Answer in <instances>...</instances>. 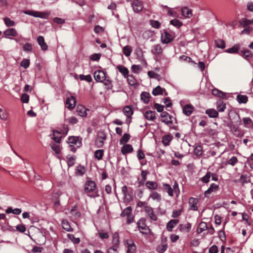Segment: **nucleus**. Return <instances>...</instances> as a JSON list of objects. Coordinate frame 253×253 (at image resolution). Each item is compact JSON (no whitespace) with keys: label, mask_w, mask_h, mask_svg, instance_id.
<instances>
[{"label":"nucleus","mask_w":253,"mask_h":253,"mask_svg":"<svg viewBox=\"0 0 253 253\" xmlns=\"http://www.w3.org/2000/svg\"><path fill=\"white\" fill-rule=\"evenodd\" d=\"M84 193L91 198H95L99 196L96 189L95 183L92 180L87 181L84 186Z\"/></svg>","instance_id":"nucleus-1"},{"label":"nucleus","mask_w":253,"mask_h":253,"mask_svg":"<svg viewBox=\"0 0 253 253\" xmlns=\"http://www.w3.org/2000/svg\"><path fill=\"white\" fill-rule=\"evenodd\" d=\"M146 220L144 218L140 219L137 222V227L139 231L144 235L150 234L151 231L149 227L145 224Z\"/></svg>","instance_id":"nucleus-2"},{"label":"nucleus","mask_w":253,"mask_h":253,"mask_svg":"<svg viewBox=\"0 0 253 253\" xmlns=\"http://www.w3.org/2000/svg\"><path fill=\"white\" fill-rule=\"evenodd\" d=\"M68 144L70 147L71 150L73 152L76 151L74 146L80 147L82 145V139L77 136H70L68 138Z\"/></svg>","instance_id":"nucleus-3"},{"label":"nucleus","mask_w":253,"mask_h":253,"mask_svg":"<svg viewBox=\"0 0 253 253\" xmlns=\"http://www.w3.org/2000/svg\"><path fill=\"white\" fill-rule=\"evenodd\" d=\"M162 118L161 122L165 123L169 126H171L172 125V117L168 113L165 112L161 115Z\"/></svg>","instance_id":"nucleus-4"},{"label":"nucleus","mask_w":253,"mask_h":253,"mask_svg":"<svg viewBox=\"0 0 253 253\" xmlns=\"http://www.w3.org/2000/svg\"><path fill=\"white\" fill-rule=\"evenodd\" d=\"M126 253H136V247L133 241L131 239H127L126 240Z\"/></svg>","instance_id":"nucleus-5"},{"label":"nucleus","mask_w":253,"mask_h":253,"mask_svg":"<svg viewBox=\"0 0 253 253\" xmlns=\"http://www.w3.org/2000/svg\"><path fill=\"white\" fill-rule=\"evenodd\" d=\"M173 40V37L168 32L164 30L161 35V41L163 43H169L171 42Z\"/></svg>","instance_id":"nucleus-6"},{"label":"nucleus","mask_w":253,"mask_h":253,"mask_svg":"<svg viewBox=\"0 0 253 253\" xmlns=\"http://www.w3.org/2000/svg\"><path fill=\"white\" fill-rule=\"evenodd\" d=\"M94 78L97 82L102 83L106 78L105 73L102 71H96L94 73Z\"/></svg>","instance_id":"nucleus-7"},{"label":"nucleus","mask_w":253,"mask_h":253,"mask_svg":"<svg viewBox=\"0 0 253 253\" xmlns=\"http://www.w3.org/2000/svg\"><path fill=\"white\" fill-rule=\"evenodd\" d=\"M132 7L134 12L138 13L142 10V2L138 0H134L132 3Z\"/></svg>","instance_id":"nucleus-8"},{"label":"nucleus","mask_w":253,"mask_h":253,"mask_svg":"<svg viewBox=\"0 0 253 253\" xmlns=\"http://www.w3.org/2000/svg\"><path fill=\"white\" fill-rule=\"evenodd\" d=\"M76 105V100L74 96H71L66 101V107L69 109H73Z\"/></svg>","instance_id":"nucleus-9"},{"label":"nucleus","mask_w":253,"mask_h":253,"mask_svg":"<svg viewBox=\"0 0 253 253\" xmlns=\"http://www.w3.org/2000/svg\"><path fill=\"white\" fill-rule=\"evenodd\" d=\"M198 200L196 198L191 197L189 199V209L191 210L196 211L198 210L197 204Z\"/></svg>","instance_id":"nucleus-10"},{"label":"nucleus","mask_w":253,"mask_h":253,"mask_svg":"<svg viewBox=\"0 0 253 253\" xmlns=\"http://www.w3.org/2000/svg\"><path fill=\"white\" fill-rule=\"evenodd\" d=\"M37 42L43 51H46L48 49V45L44 41V38L40 36L37 38Z\"/></svg>","instance_id":"nucleus-11"},{"label":"nucleus","mask_w":253,"mask_h":253,"mask_svg":"<svg viewBox=\"0 0 253 253\" xmlns=\"http://www.w3.org/2000/svg\"><path fill=\"white\" fill-rule=\"evenodd\" d=\"M151 52L154 55H159L163 52V48L160 44L154 45L152 47Z\"/></svg>","instance_id":"nucleus-12"},{"label":"nucleus","mask_w":253,"mask_h":253,"mask_svg":"<svg viewBox=\"0 0 253 253\" xmlns=\"http://www.w3.org/2000/svg\"><path fill=\"white\" fill-rule=\"evenodd\" d=\"M150 199H152L153 201L156 202L160 203L162 200V197L161 195L158 192L153 191L150 194L148 200H149Z\"/></svg>","instance_id":"nucleus-13"},{"label":"nucleus","mask_w":253,"mask_h":253,"mask_svg":"<svg viewBox=\"0 0 253 253\" xmlns=\"http://www.w3.org/2000/svg\"><path fill=\"white\" fill-rule=\"evenodd\" d=\"M86 111H88L84 106L80 105L77 108V112L78 115L81 117H84L87 116Z\"/></svg>","instance_id":"nucleus-14"},{"label":"nucleus","mask_w":253,"mask_h":253,"mask_svg":"<svg viewBox=\"0 0 253 253\" xmlns=\"http://www.w3.org/2000/svg\"><path fill=\"white\" fill-rule=\"evenodd\" d=\"M156 114L154 111H147L144 114V116L147 120L154 121L156 118Z\"/></svg>","instance_id":"nucleus-15"},{"label":"nucleus","mask_w":253,"mask_h":253,"mask_svg":"<svg viewBox=\"0 0 253 253\" xmlns=\"http://www.w3.org/2000/svg\"><path fill=\"white\" fill-rule=\"evenodd\" d=\"M179 222L178 219H171L167 224V229L169 231H171L174 226Z\"/></svg>","instance_id":"nucleus-16"},{"label":"nucleus","mask_w":253,"mask_h":253,"mask_svg":"<svg viewBox=\"0 0 253 253\" xmlns=\"http://www.w3.org/2000/svg\"><path fill=\"white\" fill-rule=\"evenodd\" d=\"M194 110L193 107L190 104H187L183 108V113L187 116H190Z\"/></svg>","instance_id":"nucleus-17"},{"label":"nucleus","mask_w":253,"mask_h":253,"mask_svg":"<svg viewBox=\"0 0 253 253\" xmlns=\"http://www.w3.org/2000/svg\"><path fill=\"white\" fill-rule=\"evenodd\" d=\"M61 134L60 132L57 130H53L51 138L54 140L57 143L60 142Z\"/></svg>","instance_id":"nucleus-18"},{"label":"nucleus","mask_w":253,"mask_h":253,"mask_svg":"<svg viewBox=\"0 0 253 253\" xmlns=\"http://www.w3.org/2000/svg\"><path fill=\"white\" fill-rule=\"evenodd\" d=\"M24 13L26 14L33 16L35 17L43 18V13L41 12L31 10H25Z\"/></svg>","instance_id":"nucleus-19"},{"label":"nucleus","mask_w":253,"mask_h":253,"mask_svg":"<svg viewBox=\"0 0 253 253\" xmlns=\"http://www.w3.org/2000/svg\"><path fill=\"white\" fill-rule=\"evenodd\" d=\"M218 188V186L214 183H212L210 187L205 192V196H208L209 194H210L213 192L216 191Z\"/></svg>","instance_id":"nucleus-20"},{"label":"nucleus","mask_w":253,"mask_h":253,"mask_svg":"<svg viewBox=\"0 0 253 253\" xmlns=\"http://www.w3.org/2000/svg\"><path fill=\"white\" fill-rule=\"evenodd\" d=\"M172 136L170 134H167L163 136L162 137V143L166 146L169 145L170 142L172 140Z\"/></svg>","instance_id":"nucleus-21"},{"label":"nucleus","mask_w":253,"mask_h":253,"mask_svg":"<svg viewBox=\"0 0 253 253\" xmlns=\"http://www.w3.org/2000/svg\"><path fill=\"white\" fill-rule=\"evenodd\" d=\"M235 182H239L243 185L246 183H249L250 182V178L247 175H242L240 179L235 180Z\"/></svg>","instance_id":"nucleus-22"},{"label":"nucleus","mask_w":253,"mask_h":253,"mask_svg":"<svg viewBox=\"0 0 253 253\" xmlns=\"http://www.w3.org/2000/svg\"><path fill=\"white\" fill-rule=\"evenodd\" d=\"M212 93L213 95L218 96L221 98H225L226 97V93L216 89L214 88L212 90Z\"/></svg>","instance_id":"nucleus-23"},{"label":"nucleus","mask_w":253,"mask_h":253,"mask_svg":"<svg viewBox=\"0 0 253 253\" xmlns=\"http://www.w3.org/2000/svg\"><path fill=\"white\" fill-rule=\"evenodd\" d=\"M133 150L132 146L130 144H125L122 147L121 151L123 154L130 153Z\"/></svg>","instance_id":"nucleus-24"},{"label":"nucleus","mask_w":253,"mask_h":253,"mask_svg":"<svg viewBox=\"0 0 253 253\" xmlns=\"http://www.w3.org/2000/svg\"><path fill=\"white\" fill-rule=\"evenodd\" d=\"M181 14L183 16L189 18L192 16V10L187 7H184L181 9Z\"/></svg>","instance_id":"nucleus-25"},{"label":"nucleus","mask_w":253,"mask_h":253,"mask_svg":"<svg viewBox=\"0 0 253 253\" xmlns=\"http://www.w3.org/2000/svg\"><path fill=\"white\" fill-rule=\"evenodd\" d=\"M206 113L210 117V118H216L218 116V113L217 111H216L214 109H208L206 111Z\"/></svg>","instance_id":"nucleus-26"},{"label":"nucleus","mask_w":253,"mask_h":253,"mask_svg":"<svg viewBox=\"0 0 253 253\" xmlns=\"http://www.w3.org/2000/svg\"><path fill=\"white\" fill-rule=\"evenodd\" d=\"M117 68L125 78L128 76L129 71L127 68L123 65H118Z\"/></svg>","instance_id":"nucleus-27"},{"label":"nucleus","mask_w":253,"mask_h":253,"mask_svg":"<svg viewBox=\"0 0 253 253\" xmlns=\"http://www.w3.org/2000/svg\"><path fill=\"white\" fill-rule=\"evenodd\" d=\"M239 48L240 45L236 44L233 45L232 47L226 49L225 52L229 53H238Z\"/></svg>","instance_id":"nucleus-28"},{"label":"nucleus","mask_w":253,"mask_h":253,"mask_svg":"<svg viewBox=\"0 0 253 253\" xmlns=\"http://www.w3.org/2000/svg\"><path fill=\"white\" fill-rule=\"evenodd\" d=\"M62 228L68 232L73 231V228L71 227V225L69 222L66 220H63L61 223Z\"/></svg>","instance_id":"nucleus-29"},{"label":"nucleus","mask_w":253,"mask_h":253,"mask_svg":"<svg viewBox=\"0 0 253 253\" xmlns=\"http://www.w3.org/2000/svg\"><path fill=\"white\" fill-rule=\"evenodd\" d=\"M4 34L6 36L16 37L17 35V33L15 29L9 28L4 32Z\"/></svg>","instance_id":"nucleus-30"},{"label":"nucleus","mask_w":253,"mask_h":253,"mask_svg":"<svg viewBox=\"0 0 253 253\" xmlns=\"http://www.w3.org/2000/svg\"><path fill=\"white\" fill-rule=\"evenodd\" d=\"M240 54L245 59L249 60L250 58L252 57V54L251 51L249 49L242 50Z\"/></svg>","instance_id":"nucleus-31"},{"label":"nucleus","mask_w":253,"mask_h":253,"mask_svg":"<svg viewBox=\"0 0 253 253\" xmlns=\"http://www.w3.org/2000/svg\"><path fill=\"white\" fill-rule=\"evenodd\" d=\"M152 93L154 96L162 95L163 94V88L158 85L153 89Z\"/></svg>","instance_id":"nucleus-32"},{"label":"nucleus","mask_w":253,"mask_h":253,"mask_svg":"<svg viewBox=\"0 0 253 253\" xmlns=\"http://www.w3.org/2000/svg\"><path fill=\"white\" fill-rule=\"evenodd\" d=\"M146 187L152 190H156L158 188V184L156 182L154 181H148L146 183Z\"/></svg>","instance_id":"nucleus-33"},{"label":"nucleus","mask_w":253,"mask_h":253,"mask_svg":"<svg viewBox=\"0 0 253 253\" xmlns=\"http://www.w3.org/2000/svg\"><path fill=\"white\" fill-rule=\"evenodd\" d=\"M150 95L148 92H143L141 94V99L145 103H148L149 101Z\"/></svg>","instance_id":"nucleus-34"},{"label":"nucleus","mask_w":253,"mask_h":253,"mask_svg":"<svg viewBox=\"0 0 253 253\" xmlns=\"http://www.w3.org/2000/svg\"><path fill=\"white\" fill-rule=\"evenodd\" d=\"M208 228L207 224L205 222H201L197 229V231L198 233H201L204 231H205Z\"/></svg>","instance_id":"nucleus-35"},{"label":"nucleus","mask_w":253,"mask_h":253,"mask_svg":"<svg viewBox=\"0 0 253 253\" xmlns=\"http://www.w3.org/2000/svg\"><path fill=\"white\" fill-rule=\"evenodd\" d=\"M123 112L125 115L127 117H130L133 113L132 108L128 106L124 107Z\"/></svg>","instance_id":"nucleus-36"},{"label":"nucleus","mask_w":253,"mask_h":253,"mask_svg":"<svg viewBox=\"0 0 253 253\" xmlns=\"http://www.w3.org/2000/svg\"><path fill=\"white\" fill-rule=\"evenodd\" d=\"M163 187L164 190L168 193L169 196H173V190L169 184L166 183L164 184Z\"/></svg>","instance_id":"nucleus-37"},{"label":"nucleus","mask_w":253,"mask_h":253,"mask_svg":"<svg viewBox=\"0 0 253 253\" xmlns=\"http://www.w3.org/2000/svg\"><path fill=\"white\" fill-rule=\"evenodd\" d=\"M130 137V136L128 133H125L123 137L120 140V144H125L128 141Z\"/></svg>","instance_id":"nucleus-38"},{"label":"nucleus","mask_w":253,"mask_h":253,"mask_svg":"<svg viewBox=\"0 0 253 253\" xmlns=\"http://www.w3.org/2000/svg\"><path fill=\"white\" fill-rule=\"evenodd\" d=\"M237 100L239 103H246L248 101V97L244 95H238Z\"/></svg>","instance_id":"nucleus-39"},{"label":"nucleus","mask_w":253,"mask_h":253,"mask_svg":"<svg viewBox=\"0 0 253 253\" xmlns=\"http://www.w3.org/2000/svg\"><path fill=\"white\" fill-rule=\"evenodd\" d=\"M124 54L126 56L128 57L130 55L132 52L131 47L129 45H126L123 47V49Z\"/></svg>","instance_id":"nucleus-40"},{"label":"nucleus","mask_w":253,"mask_h":253,"mask_svg":"<svg viewBox=\"0 0 253 253\" xmlns=\"http://www.w3.org/2000/svg\"><path fill=\"white\" fill-rule=\"evenodd\" d=\"M68 238L72 241L74 244H78L80 242L79 238H76L73 234H67Z\"/></svg>","instance_id":"nucleus-41"},{"label":"nucleus","mask_w":253,"mask_h":253,"mask_svg":"<svg viewBox=\"0 0 253 253\" xmlns=\"http://www.w3.org/2000/svg\"><path fill=\"white\" fill-rule=\"evenodd\" d=\"M132 209L130 207H126L121 213V216L125 217L131 213Z\"/></svg>","instance_id":"nucleus-42"},{"label":"nucleus","mask_w":253,"mask_h":253,"mask_svg":"<svg viewBox=\"0 0 253 253\" xmlns=\"http://www.w3.org/2000/svg\"><path fill=\"white\" fill-rule=\"evenodd\" d=\"M119 234L118 233L116 232L113 235L112 243L114 245H119Z\"/></svg>","instance_id":"nucleus-43"},{"label":"nucleus","mask_w":253,"mask_h":253,"mask_svg":"<svg viewBox=\"0 0 253 253\" xmlns=\"http://www.w3.org/2000/svg\"><path fill=\"white\" fill-rule=\"evenodd\" d=\"M170 24L178 28L182 25V23L179 20L174 19L170 21Z\"/></svg>","instance_id":"nucleus-44"},{"label":"nucleus","mask_w":253,"mask_h":253,"mask_svg":"<svg viewBox=\"0 0 253 253\" xmlns=\"http://www.w3.org/2000/svg\"><path fill=\"white\" fill-rule=\"evenodd\" d=\"M8 114L5 110L0 108V118L4 121L7 119Z\"/></svg>","instance_id":"nucleus-45"},{"label":"nucleus","mask_w":253,"mask_h":253,"mask_svg":"<svg viewBox=\"0 0 253 253\" xmlns=\"http://www.w3.org/2000/svg\"><path fill=\"white\" fill-rule=\"evenodd\" d=\"M226 108V105L223 102H218L217 109L219 112H223Z\"/></svg>","instance_id":"nucleus-46"},{"label":"nucleus","mask_w":253,"mask_h":253,"mask_svg":"<svg viewBox=\"0 0 253 253\" xmlns=\"http://www.w3.org/2000/svg\"><path fill=\"white\" fill-rule=\"evenodd\" d=\"M122 192L123 193L125 199H127V201H129L131 199V197L129 196V198H127V187L126 186H124L122 188Z\"/></svg>","instance_id":"nucleus-47"},{"label":"nucleus","mask_w":253,"mask_h":253,"mask_svg":"<svg viewBox=\"0 0 253 253\" xmlns=\"http://www.w3.org/2000/svg\"><path fill=\"white\" fill-rule=\"evenodd\" d=\"M216 46L218 48H224L225 47V43L224 41L221 40H217L215 41Z\"/></svg>","instance_id":"nucleus-48"},{"label":"nucleus","mask_w":253,"mask_h":253,"mask_svg":"<svg viewBox=\"0 0 253 253\" xmlns=\"http://www.w3.org/2000/svg\"><path fill=\"white\" fill-rule=\"evenodd\" d=\"M79 78L81 81L85 80L87 82H91L92 81V78L89 75L86 76L84 75H80L79 76Z\"/></svg>","instance_id":"nucleus-49"},{"label":"nucleus","mask_w":253,"mask_h":253,"mask_svg":"<svg viewBox=\"0 0 253 253\" xmlns=\"http://www.w3.org/2000/svg\"><path fill=\"white\" fill-rule=\"evenodd\" d=\"M3 20L5 24L8 27L13 26L14 25V22L8 17H5L3 19Z\"/></svg>","instance_id":"nucleus-50"},{"label":"nucleus","mask_w":253,"mask_h":253,"mask_svg":"<svg viewBox=\"0 0 253 253\" xmlns=\"http://www.w3.org/2000/svg\"><path fill=\"white\" fill-rule=\"evenodd\" d=\"M107 134L104 131H99L97 133V138L101 139V140H106Z\"/></svg>","instance_id":"nucleus-51"},{"label":"nucleus","mask_w":253,"mask_h":253,"mask_svg":"<svg viewBox=\"0 0 253 253\" xmlns=\"http://www.w3.org/2000/svg\"><path fill=\"white\" fill-rule=\"evenodd\" d=\"M250 23V20H249V19H247L246 18H242L239 21L240 24L243 27H245L248 25H249Z\"/></svg>","instance_id":"nucleus-52"},{"label":"nucleus","mask_w":253,"mask_h":253,"mask_svg":"<svg viewBox=\"0 0 253 253\" xmlns=\"http://www.w3.org/2000/svg\"><path fill=\"white\" fill-rule=\"evenodd\" d=\"M23 48L25 51L31 52L33 49L32 45L30 43H27L24 45Z\"/></svg>","instance_id":"nucleus-53"},{"label":"nucleus","mask_w":253,"mask_h":253,"mask_svg":"<svg viewBox=\"0 0 253 253\" xmlns=\"http://www.w3.org/2000/svg\"><path fill=\"white\" fill-rule=\"evenodd\" d=\"M104 154L103 150H97L94 153L95 158H102Z\"/></svg>","instance_id":"nucleus-54"},{"label":"nucleus","mask_w":253,"mask_h":253,"mask_svg":"<svg viewBox=\"0 0 253 253\" xmlns=\"http://www.w3.org/2000/svg\"><path fill=\"white\" fill-rule=\"evenodd\" d=\"M30 65V60L24 59L21 62V66L25 69H27Z\"/></svg>","instance_id":"nucleus-55"},{"label":"nucleus","mask_w":253,"mask_h":253,"mask_svg":"<svg viewBox=\"0 0 253 253\" xmlns=\"http://www.w3.org/2000/svg\"><path fill=\"white\" fill-rule=\"evenodd\" d=\"M85 172L84 168V166L79 165L77 167V173L79 175H82Z\"/></svg>","instance_id":"nucleus-56"},{"label":"nucleus","mask_w":253,"mask_h":253,"mask_svg":"<svg viewBox=\"0 0 253 253\" xmlns=\"http://www.w3.org/2000/svg\"><path fill=\"white\" fill-rule=\"evenodd\" d=\"M194 153L196 156H200L202 154V147L200 145L195 147Z\"/></svg>","instance_id":"nucleus-57"},{"label":"nucleus","mask_w":253,"mask_h":253,"mask_svg":"<svg viewBox=\"0 0 253 253\" xmlns=\"http://www.w3.org/2000/svg\"><path fill=\"white\" fill-rule=\"evenodd\" d=\"M181 226L180 230H186L187 232H189L191 228V225L189 223H187L184 225H180Z\"/></svg>","instance_id":"nucleus-58"},{"label":"nucleus","mask_w":253,"mask_h":253,"mask_svg":"<svg viewBox=\"0 0 253 253\" xmlns=\"http://www.w3.org/2000/svg\"><path fill=\"white\" fill-rule=\"evenodd\" d=\"M98 234L100 238L103 239H106L108 238V233L104 231L103 230H100L98 232Z\"/></svg>","instance_id":"nucleus-59"},{"label":"nucleus","mask_w":253,"mask_h":253,"mask_svg":"<svg viewBox=\"0 0 253 253\" xmlns=\"http://www.w3.org/2000/svg\"><path fill=\"white\" fill-rule=\"evenodd\" d=\"M154 108L157 110L158 112H162L164 110V106L159 103H156L154 104Z\"/></svg>","instance_id":"nucleus-60"},{"label":"nucleus","mask_w":253,"mask_h":253,"mask_svg":"<svg viewBox=\"0 0 253 253\" xmlns=\"http://www.w3.org/2000/svg\"><path fill=\"white\" fill-rule=\"evenodd\" d=\"M150 24L153 27L157 29L159 28L161 26V23L158 21L156 20H151L150 21Z\"/></svg>","instance_id":"nucleus-61"},{"label":"nucleus","mask_w":253,"mask_h":253,"mask_svg":"<svg viewBox=\"0 0 253 253\" xmlns=\"http://www.w3.org/2000/svg\"><path fill=\"white\" fill-rule=\"evenodd\" d=\"M21 101L23 103H27L29 102V96L27 94H23L21 97Z\"/></svg>","instance_id":"nucleus-62"},{"label":"nucleus","mask_w":253,"mask_h":253,"mask_svg":"<svg viewBox=\"0 0 253 253\" xmlns=\"http://www.w3.org/2000/svg\"><path fill=\"white\" fill-rule=\"evenodd\" d=\"M179 59L182 61H184L188 63L193 62L192 59L190 57L184 55L181 56Z\"/></svg>","instance_id":"nucleus-63"},{"label":"nucleus","mask_w":253,"mask_h":253,"mask_svg":"<svg viewBox=\"0 0 253 253\" xmlns=\"http://www.w3.org/2000/svg\"><path fill=\"white\" fill-rule=\"evenodd\" d=\"M210 177L211 173L210 172H208L204 177L202 178V180L205 183H208L210 180Z\"/></svg>","instance_id":"nucleus-64"}]
</instances>
